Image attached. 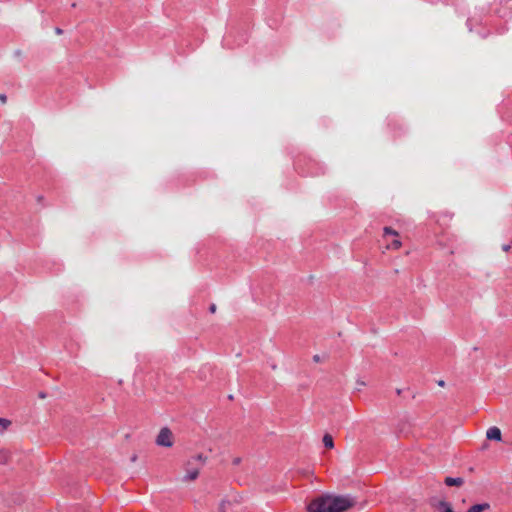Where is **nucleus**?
<instances>
[{
  "mask_svg": "<svg viewBox=\"0 0 512 512\" xmlns=\"http://www.w3.org/2000/svg\"><path fill=\"white\" fill-rule=\"evenodd\" d=\"M191 460H193V462L194 461H199L200 465L198 467L201 468L205 464L207 458L203 454H198L195 457H193Z\"/></svg>",
  "mask_w": 512,
  "mask_h": 512,
  "instance_id": "11",
  "label": "nucleus"
},
{
  "mask_svg": "<svg viewBox=\"0 0 512 512\" xmlns=\"http://www.w3.org/2000/svg\"><path fill=\"white\" fill-rule=\"evenodd\" d=\"M503 248L505 251H507L510 248V246L507 245V246H504Z\"/></svg>",
  "mask_w": 512,
  "mask_h": 512,
  "instance_id": "24",
  "label": "nucleus"
},
{
  "mask_svg": "<svg viewBox=\"0 0 512 512\" xmlns=\"http://www.w3.org/2000/svg\"><path fill=\"white\" fill-rule=\"evenodd\" d=\"M486 437L489 440L501 441V430L496 426L490 427L486 432Z\"/></svg>",
  "mask_w": 512,
  "mask_h": 512,
  "instance_id": "5",
  "label": "nucleus"
},
{
  "mask_svg": "<svg viewBox=\"0 0 512 512\" xmlns=\"http://www.w3.org/2000/svg\"><path fill=\"white\" fill-rule=\"evenodd\" d=\"M323 444L326 448L328 449H332L334 447V441H333V437L326 433L324 436H323Z\"/></svg>",
  "mask_w": 512,
  "mask_h": 512,
  "instance_id": "8",
  "label": "nucleus"
},
{
  "mask_svg": "<svg viewBox=\"0 0 512 512\" xmlns=\"http://www.w3.org/2000/svg\"><path fill=\"white\" fill-rule=\"evenodd\" d=\"M357 503L351 495L325 494L313 499L308 505L309 512H345Z\"/></svg>",
  "mask_w": 512,
  "mask_h": 512,
  "instance_id": "1",
  "label": "nucleus"
},
{
  "mask_svg": "<svg viewBox=\"0 0 512 512\" xmlns=\"http://www.w3.org/2000/svg\"><path fill=\"white\" fill-rule=\"evenodd\" d=\"M156 444L162 447H172L173 433L168 427L161 428L156 438Z\"/></svg>",
  "mask_w": 512,
  "mask_h": 512,
  "instance_id": "2",
  "label": "nucleus"
},
{
  "mask_svg": "<svg viewBox=\"0 0 512 512\" xmlns=\"http://www.w3.org/2000/svg\"><path fill=\"white\" fill-rule=\"evenodd\" d=\"M401 246V242L398 239L392 241L391 244L388 245V248L398 249Z\"/></svg>",
  "mask_w": 512,
  "mask_h": 512,
  "instance_id": "15",
  "label": "nucleus"
},
{
  "mask_svg": "<svg viewBox=\"0 0 512 512\" xmlns=\"http://www.w3.org/2000/svg\"><path fill=\"white\" fill-rule=\"evenodd\" d=\"M489 508L490 505L488 503L475 504L471 506L466 512H483Z\"/></svg>",
  "mask_w": 512,
  "mask_h": 512,
  "instance_id": "7",
  "label": "nucleus"
},
{
  "mask_svg": "<svg viewBox=\"0 0 512 512\" xmlns=\"http://www.w3.org/2000/svg\"><path fill=\"white\" fill-rule=\"evenodd\" d=\"M506 4L508 5V7H509L510 9H512V0H507V1H506Z\"/></svg>",
  "mask_w": 512,
  "mask_h": 512,
  "instance_id": "20",
  "label": "nucleus"
},
{
  "mask_svg": "<svg viewBox=\"0 0 512 512\" xmlns=\"http://www.w3.org/2000/svg\"><path fill=\"white\" fill-rule=\"evenodd\" d=\"M445 484L447 486H457L460 487L464 483V479L461 477L453 478V477H446L444 480Z\"/></svg>",
  "mask_w": 512,
  "mask_h": 512,
  "instance_id": "6",
  "label": "nucleus"
},
{
  "mask_svg": "<svg viewBox=\"0 0 512 512\" xmlns=\"http://www.w3.org/2000/svg\"><path fill=\"white\" fill-rule=\"evenodd\" d=\"M0 101L3 103L6 101V96L4 94L0 95Z\"/></svg>",
  "mask_w": 512,
  "mask_h": 512,
  "instance_id": "19",
  "label": "nucleus"
},
{
  "mask_svg": "<svg viewBox=\"0 0 512 512\" xmlns=\"http://www.w3.org/2000/svg\"><path fill=\"white\" fill-rule=\"evenodd\" d=\"M55 32H56L58 35H60V34H62V33H63L62 29H60V28H56V29H55Z\"/></svg>",
  "mask_w": 512,
  "mask_h": 512,
  "instance_id": "21",
  "label": "nucleus"
},
{
  "mask_svg": "<svg viewBox=\"0 0 512 512\" xmlns=\"http://www.w3.org/2000/svg\"><path fill=\"white\" fill-rule=\"evenodd\" d=\"M438 385L441 386V387H444L445 386V382L443 380H439L438 381Z\"/></svg>",
  "mask_w": 512,
  "mask_h": 512,
  "instance_id": "22",
  "label": "nucleus"
},
{
  "mask_svg": "<svg viewBox=\"0 0 512 512\" xmlns=\"http://www.w3.org/2000/svg\"><path fill=\"white\" fill-rule=\"evenodd\" d=\"M11 459V453L8 450L0 451V463L7 464Z\"/></svg>",
  "mask_w": 512,
  "mask_h": 512,
  "instance_id": "9",
  "label": "nucleus"
},
{
  "mask_svg": "<svg viewBox=\"0 0 512 512\" xmlns=\"http://www.w3.org/2000/svg\"><path fill=\"white\" fill-rule=\"evenodd\" d=\"M384 235L385 236H387V235L398 236V233L396 231H394L393 229H391L390 227H385L384 228Z\"/></svg>",
  "mask_w": 512,
  "mask_h": 512,
  "instance_id": "14",
  "label": "nucleus"
},
{
  "mask_svg": "<svg viewBox=\"0 0 512 512\" xmlns=\"http://www.w3.org/2000/svg\"><path fill=\"white\" fill-rule=\"evenodd\" d=\"M186 475L183 478V481H194L197 479L199 475L200 467H194L193 460H188L185 463Z\"/></svg>",
  "mask_w": 512,
  "mask_h": 512,
  "instance_id": "3",
  "label": "nucleus"
},
{
  "mask_svg": "<svg viewBox=\"0 0 512 512\" xmlns=\"http://www.w3.org/2000/svg\"><path fill=\"white\" fill-rule=\"evenodd\" d=\"M326 360L325 354H314L313 361L315 363L324 362Z\"/></svg>",
  "mask_w": 512,
  "mask_h": 512,
  "instance_id": "13",
  "label": "nucleus"
},
{
  "mask_svg": "<svg viewBox=\"0 0 512 512\" xmlns=\"http://www.w3.org/2000/svg\"><path fill=\"white\" fill-rule=\"evenodd\" d=\"M11 425V421L6 418H0V432H3L4 430L8 429V427Z\"/></svg>",
  "mask_w": 512,
  "mask_h": 512,
  "instance_id": "10",
  "label": "nucleus"
},
{
  "mask_svg": "<svg viewBox=\"0 0 512 512\" xmlns=\"http://www.w3.org/2000/svg\"><path fill=\"white\" fill-rule=\"evenodd\" d=\"M429 504L432 508L437 509L441 512H454L450 503L445 500H439L436 497L429 499Z\"/></svg>",
  "mask_w": 512,
  "mask_h": 512,
  "instance_id": "4",
  "label": "nucleus"
},
{
  "mask_svg": "<svg viewBox=\"0 0 512 512\" xmlns=\"http://www.w3.org/2000/svg\"><path fill=\"white\" fill-rule=\"evenodd\" d=\"M38 396H39V398H41V399H45L47 395H46V393H45V392H40V393L38 394Z\"/></svg>",
  "mask_w": 512,
  "mask_h": 512,
  "instance_id": "17",
  "label": "nucleus"
},
{
  "mask_svg": "<svg viewBox=\"0 0 512 512\" xmlns=\"http://www.w3.org/2000/svg\"><path fill=\"white\" fill-rule=\"evenodd\" d=\"M231 506L229 501L223 500L219 505V512H228V508Z\"/></svg>",
  "mask_w": 512,
  "mask_h": 512,
  "instance_id": "12",
  "label": "nucleus"
},
{
  "mask_svg": "<svg viewBox=\"0 0 512 512\" xmlns=\"http://www.w3.org/2000/svg\"><path fill=\"white\" fill-rule=\"evenodd\" d=\"M137 460V455L134 454L132 457H131V462H135Z\"/></svg>",
  "mask_w": 512,
  "mask_h": 512,
  "instance_id": "23",
  "label": "nucleus"
},
{
  "mask_svg": "<svg viewBox=\"0 0 512 512\" xmlns=\"http://www.w3.org/2000/svg\"><path fill=\"white\" fill-rule=\"evenodd\" d=\"M240 462H241V459L238 457L233 460L234 465H238V464H240Z\"/></svg>",
  "mask_w": 512,
  "mask_h": 512,
  "instance_id": "18",
  "label": "nucleus"
},
{
  "mask_svg": "<svg viewBox=\"0 0 512 512\" xmlns=\"http://www.w3.org/2000/svg\"><path fill=\"white\" fill-rule=\"evenodd\" d=\"M209 310H210L211 313H215L216 305L215 304H211L210 307H209Z\"/></svg>",
  "mask_w": 512,
  "mask_h": 512,
  "instance_id": "16",
  "label": "nucleus"
}]
</instances>
